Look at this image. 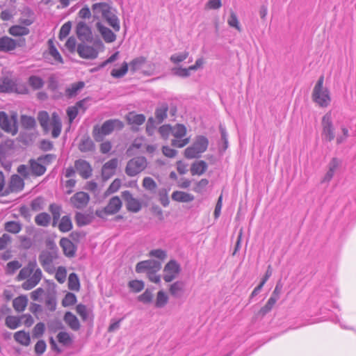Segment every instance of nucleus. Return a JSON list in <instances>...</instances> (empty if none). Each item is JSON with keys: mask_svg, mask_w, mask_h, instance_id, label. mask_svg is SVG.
Masks as SVG:
<instances>
[{"mask_svg": "<svg viewBox=\"0 0 356 356\" xmlns=\"http://www.w3.org/2000/svg\"><path fill=\"white\" fill-rule=\"evenodd\" d=\"M47 246L49 249L44 250L40 253L38 260L46 272L53 273L55 271L54 262L58 258V249L52 241H49Z\"/></svg>", "mask_w": 356, "mask_h": 356, "instance_id": "nucleus-2", "label": "nucleus"}, {"mask_svg": "<svg viewBox=\"0 0 356 356\" xmlns=\"http://www.w3.org/2000/svg\"><path fill=\"white\" fill-rule=\"evenodd\" d=\"M22 224L16 221H8L5 223L4 229L8 232L17 234L22 229Z\"/></svg>", "mask_w": 356, "mask_h": 356, "instance_id": "nucleus-42", "label": "nucleus"}, {"mask_svg": "<svg viewBox=\"0 0 356 356\" xmlns=\"http://www.w3.org/2000/svg\"><path fill=\"white\" fill-rule=\"evenodd\" d=\"M21 124L25 129H31L35 126V120L33 117L22 115L21 116Z\"/></svg>", "mask_w": 356, "mask_h": 356, "instance_id": "nucleus-46", "label": "nucleus"}, {"mask_svg": "<svg viewBox=\"0 0 356 356\" xmlns=\"http://www.w3.org/2000/svg\"><path fill=\"white\" fill-rule=\"evenodd\" d=\"M38 120L44 132L48 133L49 131V122L50 120L48 113L45 111H40Z\"/></svg>", "mask_w": 356, "mask_h": 356, "instance_id": "nucleus-35", "label": "nucleus"}, {"mask_svg": "<svg viewBox=\"0 0 356 356\" xmlns=\"http://www.w3.org/2000/svg\"><path fill=\"white\" fill-rule=\"evenodd\" d=\"M76 302V297L72 293H67L62 300L63 307H69L74 305Z\"/></svg>", "mask_w": 356, "mask_h": 356, "instance_id": "nucleus-63", "label": "nucleus"}, {"mask_svg": "<svg viewBox=\"0 0 356 356\" xmlns=\"http://www.w3.org/2000/svg\"><path fill=\"white\" fill-rule=\"evenodd\" d=\"M6 325L10 329H17L21 324L20 316H8L5 321Z\"/></svg>", "mask_w": 356, "mask_h": 356, "instance_id": "nucleus-44", "label": "nucleus"}, {"mask_svg": "<svg viewBox=\"0 0 356 356\" xmlns=\"http://www.w3.org/2000/svg\"><path fill=\"white\" fill-rule=\"evenodd\" d=\"M96 26L106 43H111L115 40L116 35L110 29L104 26L101 22H97Z\"/></svg>", "mask_w": 356, "mask_h": 356, "instance_id": "nucleus-23", "label": "nucleus"}, {"mask_svg": "<svg viewBox=\"0 0 356 356\" xmlns=\"http://www.w3.org/2000/svg\"><path fill=\"white\" fill-rule=\"evenodd\" d=\"M161 269V262L154 259H147L138 262L136 266L137 273L159 272Z\"/></svg>", "mask_w": 356, "mask_h": 356, "instance_id": "nucleus-13", "label": "nucleus"}, {"mask_svg": "<svg viewBox=\"0 0 356 356\" xmlns=\"http://www.w3.org/2000/svg\"><path fill=\"white\" fill-rule=\"evenodd\" d=\"M168 297L166 293L163 291H159L157 293L155 307L157 308H162L168 303Z\"/></svg>", "mask_w": 356, "mask_h": 356, "instance_id": "nucleus-48", "label": "nucleus"}, {"mask_svg": "<svg viewBox=\"0 0 356 356\" xmlns=\"http://www.w3.org/2000/svg\"><path fill=\"white\" fill-rule=\"evenodd\" d=\"M186 129L184 125L177 124L175 127H172V134L175 138H181L185 136Z\"/></svg>", "mask_w": 356, "mask_h": 356, "instance_id": "nucleus-50", "label": "nucleus"}, {"mask_svg": "<svg viewBox=\"0 0 356 356\" xmlns=\"http://www.w3.org/2000/svg\"><path fill=\"white\" fill-rule=\"evenodd\" d=\"M85 86L83 81L74 83L65 89V96L70 99L77 95L79 92Z\"/></svg>", "mask_w": 356, "mask_h": 356, "instance_id": "nucleus-28", "label": "nucleus"}, {"mask_svg": "<svg viewBox=\"0 0 356 356\" xmlns=\"http://www.w3.org/2000/svg\"><path fill=\"white\" fill-rule=\"evenodd\" d=\"M128 286L133 291L138 293L144 289L145 284L142 280H135L130 281Z\"/></svg>", "mask_w": 356, "mask_h": 356, "instance_id": "nucleus-61", "label": "nucleus"}, {"mask_svg": "<svg viewBox=\"0 0 356 356\" xmlns=\"http://www.w3.org/2000/svg\"><path fill=\"white\" fill-rule=\"evenodd\" d=\"M124 123L118 119L107 120L102 126L95 125L92 129V136L95 141L102 142L106 136L110 135L114 130H122Z\"/></svg>", "mask_w": 356, "mask_h": 356, "instance_id": "nucleus-3", "label": "nucleus"}, {"mask_svg": "<svg viewBox=\"0 0 356 356\" xmlns=\"http://www.w3.org/2000/svg\"><path fill=\"white\" fill-rule=\"evenodd\" d=\"M129 70V65L127 62H124L120 69H113L111 72V75L116 79L123 77Z\"/></svg>", "mask_w": 356, "mask_h": 356, "instance_id": "nucleus-45", "label": "nucleus"}, {"mask_svg": "<svg viewBox=\"0 0 356 356\" xmlns=\"http://www.w3.org/2000/svg\"><path fill=\"white\" fill-rule=\"evenodd\" d=\"M95 19H103L116 32L120 29V20L116 15V10L106 2L95 3L92 6Z\"/></svg>", "mask_w": 356, "mask_h": 356, "instance_id": "nucleus-1", "label": "nucleus"}, {"mask_svg": "<svg viewBox=\"0 0 356 356\" xmlns=\"http://www.w3.org/2000/svg\"><path fill=\"white\" fill-rule=\"evenodd\" d=\"M24 187V181L23 179L17 175H13L11 176L8 186L5 188L4 195H8L11 193H17L23 190Z\"/></svg>", "mask_w": 356, "mask_h": 356, "instance_id": "nucleus-14", "label": "nucleus"}, {"mask_svg": "<svg viewBox=\"0 0 356 356\" xmlns=\"http://www.w3.org/2000/svg\"><path fill=\"white\" fill-rule=\"evenodd\" d=\"M51 221V216L46 212L40 213L35 217L36 225L42 227H47Z\"/></svg>", "mask_w": 356, "mask_h": 356, "instance_id": "nucleus-38", "label": "nucleus"}, {"mask_svg": "<svg viewBox=\"0 0 356 356\" xmlns=\"http://www.w3.org/2000/svg\"><path fill=\"white\" fill-rule=\"evenodd\" d=\"M49 47L48 51H44L43 54L44 61L51 65L63 63V60L62 56L55 46Z\"/></svg>", "mask_w": 356, "mask_h": 356, "instance_id": "nucleus-18", "label": "nucleus"}, {"mask_svg": "<svg viewBox=\"0 0 356 356\" xmlns=\"http://www.w3.org/2000/svg\"><path fill=\"white\" fill-rule=\"evenodd\" d=\"M276 301H275V299L270 298L268 300L266 304L260 309V310L259 311V314L261 316H264L271 311Z\"/></svg>", "mask_w": 356, "mask_h": 356, "instance_id": "nucleus-58", "label": "nucleus"}, {"mask_svg": "<svg viewBox=\"0 0 356 356\" xmlns=\"http://www.w3.org/2000/svg\"><path fill=\"white\" fill-rule=\"evenodd\" d=\"M80 287L79 280L74 273L70 274L68 277V288L72 291H78Z\"/></svg>", "mask_w": 356, "mask_h": 356, "instance_id": "nucleus-47", "label": "nucleus"}, {"mask_svg": "<svg viewBox=\"0 0 356 356\" xmlns=\"http://www.w3.org/2000/svg\"><path fill=\"white\" fill-rule=\"evenodd\" d=\"M126 120L129 124L141 125L145 121V116L143 114L130 112L127 115Z\"/></svg>", "mask_w": 356, "mask_h": 356, "instance_id": "nucleus-32", "label": "nucleus"}, {"mask_svg": "<svg viewBox=\"0 0 356 356\" xmlns=\"http://www.w3.org/2000/svg\"><path fill=\"white\" fill-rule=\"evenodd\" d=\"M79 149L81 152H91L95 149V144L90 138H87L81 141Z\"/></svg>", "mask_w": 356, "mask_h": 356, "instance_id": "nucleus-41", "label": "nucleus"}, {"mask_svg": "<svg viewBox=\"0 0 356 356\" xmlns=\"http://www.w3.org/2000/svg\"><path fill=\"white\" fill-rule=\"evenodd\" d=\"M15 340L23 346H29L31 343V337L29 332L20 330L14 334Z\"/></svg>", "mask_w": 356, "mask_h": 356, "instance_id": "nucleus-34", "label": "nucleus"}, {"mask_svg": "<svg viewBox=\"0 0 356 356\" xmlns=\"http://www.w3.org/2000/svg\"><path fill=\"white\" fill-rule=\"evenodd\" d=\"M0 128L5 132L13 136L18 131L17 115L14 113L10 117L4 111H0Z\"/></svg>", "mask_w": 356, "mask_h": 356, "instance_id": "nucleus-9", "label": "nucleus"}, {"mask_svg": "<svg viewBox=\"0 0 356 356\" xmlns=\"http://www.w3.org/2000/svg\"><path fill=\"white\" fill-rule=\"evenodd\" d=\"M209 145V140L204 136H197L193 143L184 150V156L186 159L200 158Z\"/></svg>", "mask_w": 356, "mask_h": 356, "instance_id": "nucleus-5", "label": "nucleus"}, {"mask_svg": "<svg viewBox=\"0 0 356 356\" xmlns=\"http://www.w3.org/2000/svg\"><path fill=\"white\" fill-rule=\"evenodd\" d=\"M153 297L152 291L147 289L143 293L138 296V300L144 304H148L152 302Z\"/></svg>", "mask_w": 356, "mask_h": 356, "instance_id": "nucleus-62", "label": "nucleus"}, {"mask_svg": "<svg viewBox=\"0 0 356 356\" xmlns=\"http://www.w3.org/2000/svg\"><path fill=\"white\" fill-rule=\"evenodd\" d=\"M74 168L83 179H87L92 176V168L89 162L86 160L81 159L76 160Z\"/></svg>", "mask_w": 356, "mask_h": 356, "instance_id": "nucleus-17", "label": "nucleus"}, {"mask_svg": "<svg viewBox=\"0 0 356 356\" xmlns=\"http://www.w3.org/2000/svg\"><path fill=\"white\" fill-rule=\"evenodd\" d=\"M45 201L44 197L39 196L33 199L30 204L31 209L33 211H40L44 208Z\"/></svg>", "mask_w": 356, "mask_h": 356, "instance_id": "nucleus-43", "label": "nucleus"}, {"mask_svg": "<svg viewBox=\"0 0 356 356\" xmlns=\"http://www.w3.org/2000/svg\"><path fill=\"white\" fill-rule=\"evenodd\" d=\"M75 220L77 225L82 227L89 225L92 222V216L89 214L78 212L75 215Z\"/></svg>", "mask_w": 356, "mask_h": 356, "instance_id": "nucleus-37", "label": "nucleus"}, {"mask_svg": "<svg viewBox=\"0 0 356 356\" xmlns=\"http://www.w3.org/2000/svg\"><path fill=\"white\" fill-rule=\"evenodd\" d=\"M70 47L71 50L75 49L76 48V51L79 56L83 58H95L97 56L98 52L93 47L94 46H68Z\"/></svg>", "mask_w": 356, "mask_h": 356, "instance_id": "nucleus-19", "label": "nucleus"}, {"mask_svg": "<svg viewBox=\"0 0 356 356\" xmlns=\"http://www.w3.org/2000/svg\"><path fill=\"white\" fill-rule=\"evenodd\" d=\"M168 108L166 103L161 104L156 108L154 114L158 124L162 123L167 118Z\"/></svg>", "mask_w": 356, "mask_h": 356, "instance_id": "nucleus-31", "label": "nucleus"}, {"mask_svg": "<svg viewBox=\"0 0 356 356\" xmlns=\"http://www.w3.org/2000/svg\"><path fill=\"white\" fill-rule=\"evenodd\" d=\"M58 229L61 232H67L72 229V223L69 216H64L58 223Z\"/></svg>", "mask_w": 356, "mask_h": 356, "instance_id": "nucleus-39", "label": "nucleus"}, {"mask_svg": "<svg viewBox=\"0 0 356 356\" xmlns=\"http://www.w3.org/2000/svg\"><path fill=\"white\" fill-rule=\"evenodd\" d=\"M145 59L143 57H138L134 59L129 64L130 70L134 73L141 68L145 63Z\"/></svg>", "mask_w": 356, "mask_h": 356, "instance_id": "nucleus-59", "label": "nucleus"}, {"mask_svg": "<svg viewBox=\"0 0 356 356\" xmlns=\"http://www.w3.org/2000/svg\"><path fill=\"white\" fill-rule=\"evenodd\" d=\"M121 186V181L119 179H115L110 184L108 188L106 189L104 193V196L106 197L112 193L117 192Z\"/></svg>", "mask_w": 356, "mask_h": 356, "instance_id": "nucleus-57", "label": "nucleus"}, {"mask_svg": "<svg viewBox=\"0 0 356 356\" xmlns=\"http://www.w3.org/2000/svg\"><path fill=\"white\" fill-rule=\"evenodd\" d=\"M9 33L13 36H23L29 33V29L24 26L15 25L9 29Z\"/></svg>", "mask_w": 356, "mask_h": 356, "instance_id": "nucleus-40", "label": "nucleus"}, {"mask_svg": "<svg viewBox=\"0 0 356 356\" xmlns=\"http://www.w3.org/2000/svg\"><path fill=\"white\" fill-rule=\"evenodd\" d=\"M42 276L40 268H36L33 274L23 282L22 287L24 290H31L34 288L41 280Z\"/></svg>", "mask_w": 356, "mask_h": 356, "instance_id": "nucleus-20", "label": "nucleus"}, {"mask_svg": "<svg viewBox=\"0 0 356 356\" xmlns=\"http://www.w3.org/2000/svg\"><path fill=\"white\" fill-rule=\"evenodd\" d=\"M122 202L118 196L111 197L107 205L103 209L96 210L95 214L100 218H104L108 215L117 213L122 208Z\"/></svg>", "mask_w": 356, "mask_h": 356, "instance_id": "nucleus-10", "label": "nucleus"}, {"mask_svg": "<svg viewBox=\"0 0 356 356\" xmlns=\"http://www.w3.org/2000/svg\"><path fill=\"white\" fill-rule=\"evenodd\" d=\"M163 279L165 282H171L181 272L180 264L175 259H170L163 268Z\"/></svg>", "mask_w": 356, "mask_h": 356, "instance_id": "nucleus-12", "label": "nucleus"}, {"mask_svg": "<svg viewBox=\"0 0 356 356\" xmlns=\"http://www.w3.org/2000/svg\"><path fill=\"white\" fill-rule=\"evenodd\" d=\"M59 243L65 256L72 257L75 255L76 247L69 238H62Z\"/></svg>", "mask_w": 356, "mask_h": 356, "instance_id": "nucleus-22", "label": "nucleus"}, {"mask_svg": "<svg viewBox=\"0 0 356 356\" xmlns=\"http://www.w3.org/2000/svg\"><path fill=\"white\" fill-rule=\"evenodd\" d=\"M31 175L33 176H42L47 170L46 167L40 162L33 159L29 161Z\"/></svg>", "mask_w": 356, "mask_h": 356, "instance_id": "nucleus-26", "label": "nucleus"}, {"mask_svg": "<svg viewBox=\"0 0 356 356\" xmlns=\"http://www.w3.org/2000/svg\"><path fill=\"white\" fill-rule=\"evenodd\" d=\"M143 187L145 188L147 191L153 193L155 192L157 188V184L152 178L146 177L143 180Z\"/></svg>", "mask_w": 356, "mask_h": 356, "instance_id": "nucleus-53", "label": "nucleus"}, {"mask_svg": "<svg viewBox=\"0 0 356 356\" xmlns=\"http://www.w3.org/2000/svg\"><path fill=\"white\" fill-rule=\"evenodd\" d=\"M0 163L6 170H10L12 165L10 159L7 158V153L2 149H0Z\"/></svg>", "mask_w": 356, "mask_h": 356, "instance_id": "nucleus-56", "label": "nucleus"}, {"mask_svg": "<svg viewBox=\"0 0 356 356\" xmlns=\"http://www.w3.org/2000/svg\"><path fill=\"white\" fill-rule=\"evenodd\" d=\"M29 84L34 89L39 90L44 86V81L39 76H31L29 79Z\"/></svg>", "mask_w": 356, "mask_h": 356, "instance_id": "nucleus-52", "label": "nucleus"}, {"mask_svg": "<svg viewBox=\"0 0 356 356\" xmlns=\"http://www.w3.org/2000/svg\"><path fill=\"white\" fill-rule=\"evenodd\" d=\"M207 163L202 160L194 162L191 167V172L192 175H201L207 170Z\"/></svg>", "mask_w": 356, "mask_h": 356, "instance_id": "nucleus-30", "label": "nucleus"}, {"mask_svg": "<svg viewBox=\"0 0 356 356\" xmlns=\"http://www.w3.org/2000/svg\"><path fill=\"white\" fill-rule=\"evenodd\" d=\"M57 339L59 343L65 346H68L72 343V339L67 332H60L57 334Z\"/></svg>", "mask_w": 356, "mask_h": 356, "instance_id": "nucleus-51", "label": "nucleus"}, {"mask_svg": "<svg viewBox=\"0 0 356 356\" xmlns=\"http://www.w3.org/2000/svg\"><path fill=\"white\" fill-rule=\"evenodd\" d=\"M65 323L74 331H77L80 329V323L77 317L70 312H67L63 318Z\"/></svg>", "mask_w": 356, "mask_h": 356, "instance_id": "nucleus-27", "label": "nucleus"}, {"mask_svg": "<svg viewBox=\"0 0 356 356\" xmlns=\"http://www.w3.org/2000/svg\"><path fill=\"white\" fill-rule=\"evenodd\" d=\"M194 198L192 194L184 191H176L172 194V199L179 202H192Z\"/></svg>", "mask_w": 356, "mask_h": 356, "instance_id": "nucleus-29", "label": "nucleus"}, {"mask_svg": "<svg viewBox=\"0 0 356 356\" xmlns=\"http://www.w3.org/2000/svg\"><path fill=\"white\" fill-rule=\"evenodd\" d=\"M147 166V161L145 156H136L127 162L125 172L129 177H134L143 171Z\"/></svg>", "mask_w": 356, "mask_h": 356, "instance_id": "nucleus-8", "label": "nucleus"}, {"mask_svg": "<svg viewBox=\"0 0 356 356\" xmlns=\"http://www.w3.org/2000/svg\"><path fill=\"white\" fill-rule=\"evenodd\" d=\"M90 200V196L87 193L79 191L76 193L70 198V204L77 209H82L87 206Z\"/></svg>", "mask_w": 356, "mask_h": 356, "instance_id": "nucleus-16", "label": "nucleus"}, {"mask_svg": "<svg viewBox=\"0 0 356 356\" xmlns=\"http://www.w3.org/2000/svg\"><path fill=\"white\" fill-rule=\"evenodd\" d=\"M168 190L165 188H160L158 191V195L159 197V202L161 205L166 207L169 205L170 201L168 198Z\"/></svg>", "mask_w": 356, "mask_h": 356, "instance_id": "nucleus-54", "label": "nucleus"}, {"mask_svg": "<svg viewBox=\"0 0 356 356\" xmlns=\"http://www.w3.org/2000/svg\"><path fill=\"white\" fill-rule=\"evenodd\" d=\"M121 195L126 202V206L128 211L137 213L141 209V204L140 201L138 199L134 197L129 191H122Z\"/></svg>", "mask_w": 356, "mask_h": 356, "instance_id": "nucleus-15", "label": "nucleus"}, {"mask_svg": "<svg viewBox=\"0 0 356 356\" xmlns=\"http://www.w3.org/2000/svg\"><path fill=\"white\" fill-rule=\"evenodd\" d=\"M50 124L52 127L51 136L54 138H56L60 134L62 123L60 117L55 112L51 115Z\"/></svg>", "mask_w": 356, "mask_h": 356, "instance_id": "nucleus-24", "label": "nucleus"}, {"mask_svg": "<svg viewBox=\"0 0 356 356\" xmlns=\"http://www.w3.org/2000/svg\"><path fill=\"white\" fill-rule=\"evenodd\" d=\"M22 264L19 261L15 260L10 261L6 265V273L8 275H13L17 270L20 268Z\"/></svg>", "mask_w": 356, "mask_h": 356, "instance_id": "nucleus-60", "label": "nucleus"}, {"mask_svg": "<svg viewBox=\"0 0 356 356\" xmlns=\"http://www.w3.org/2000/svg\"><path fill=\"white\" fill-rule=\"evenodd\" d=\"M72 24L70 22L65 23L60 28L59 32V39L62 41L70 34L71 31Z\"/></svg>", "mask_w": 356, "mask_h": 356, "instance_id": "nucleus-64", "label": "nucleus"}, {"mask_svg": "<svg viewBox=\"0 0 356 356\" xmlns=\"http://www.w3.org/2000/svg\"><path fill=\"white\" fill-rule=\"evenodd\" d=\"M48 330L51 333H56L58 330L64 329L63 323L58 319L50 321L47 324Z\"/></svg>", "mask_w": 356, "mask_h": 356, "instance_id": "nucleus-49", "label": "nucleus"}, {"mask_svg": "<svg viewBox=\"0 0 356 356\" xmlns=\"http://www.w3.org/2000/svg\"><path fill=\"white\" fill-rule=\"evenodd\" d=\"M148 255L150 257L157 258L161 262L167 258V252L162 249H154L149 251Z\"/></svg>", "mask_w": 356, "mask_h": 356, "instance_id": "nucleus-55", "label": "nucleus"}, {"mask_svg": "<svg viewBox=\"0 0 356 356\" xmlns=\"http://www.w3.org/2000/svg\"><path fill=\"white\" fill-rule=\"evenodd\" d=\"M76 34L79 40L83 43L102 44L97 35H94L90 27L85 22H79L76 26Z\"/></svg>", "mask_w": 356, "mask_h": 356, "instance_id": "nucleus-6", "label": "nucleus"}, {"mask_svg": "<svg viewBox=\"0 0 356 356\" xmlns=\"http://www.w3.org/2000/svg\"><path fill=\"white\" fill-rule=\"evenodd\" d=\"M322 138L327 142H331L335 138L334 128L330 112L325 114L322 118Z\"/></svg>", "mask_w": 356, "mask_h": 356, "instance_id": "nucleus-11", "label": "nucleus"}, {"mask_svg": "<svg viewBox=\"0 0 356 356\" xmlns=\"http://www.w3.org/2000/svg\"><path fill=\"white\" fill-rule=\"evenodd\" d=\"M36 268H38L36 260L33 259L29 261L28 264L20 270L17 277V280L20 281L29 278L31 275L35 272Z\"/></svg>", "mask_w": 356, "mask_h": 356, "instance_id": "nucleus-21", "label": "nucleus"}, {"mask_svg": "<svg viewBox=\"0 0 356 356\" xmlns=\"http://www.w3.org/2000/svg\"><path fill=\"white\" fill-rule=\"evenodd\" d=\"M49 210L51 213L53 217L52 225L55 227L58 224L60 219L62 212V207L57 204L53 203L49 205Z\"/></svg>", "mask_w": 356, "mask_h": 356, "instance_id": "nucleus-36", "label": "nucleus"}, {"mask_svg": "<svg viewBox=\"0 0 356 356\" xmlns=\"http://www.w3.org/2000/svg\"><path fill=\"white\" fill-rule=\"evenodd\" d=\"M28 304V298L26 296H19L15 298L13 301V306L17 312H23Z\"/></svg>", "mask_w": 356, "mask_h": 356, "instance_id": "nucleus-33", "label": "nucleus"}, {"mask_svg": "<svg viewBox=\"0 0 356 356\" xmlns=\"http://www.w3.org/2000/svg\"><path fill=\"white\" fill-rule=\"evenodd\" d=\"M324 76L321 75L312 91V98L314 102L319 106L325 108L330 105L331 102V97L330 90L323 86Z\"/></svg>", "mask_w": 356, "mask_h": 356, "instance_id": "nucleus-4", "label": "nucleus"}, {"mask_svg": "<svg viewBox=\"0 0 356 356\" xmlns=\"http://www.w3.org/2000/svg\"><path fill=\"white\" fill-rule=\"evenodd\" d=\"M185 282L177 281L170 285L169 292L172 296L176 298H181L185 291Z\"/></svg>", "mask_w": 356, "mask_h": 356, "instance_id": "nucleus-25", "label": "nucleus"}, {"mask_svg": "<svg viewBox=\"0 0 356 356\" xmlns=\"http://www.w3.org/2000/svg\"><path fill=\"white\" fill-rule=\"evenodd\" d=\"M0 92L27 94L29 89L25 83H17L8 76L0 77Z\"/></svg>", "mask_w": 356, "mask_h": 356, "instance_id": "nucleus-7", "label": "nucleus"}]
</instances>
